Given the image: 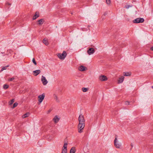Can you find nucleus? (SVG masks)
<instances>
[{
  "label": "nucleus",
  "mask_w": 153,
  "mask_h": 153,
  "mask_svg": "<svg viewBox=\"0 0 153 153\" xmlns=\"http://www.w3.org/2000/svg\"><path fill=\"white\" fill-rule=\"evenodd\" d=\"M9 66V65H7V66L3 67L1 70V71H2L4 70H6L7 68Z\"/></svg>",
  "instance_id": "nucleus-21"
},
{
  "label": "nucleus",
  "mask_w": 153,
  "mask_h": 153,
  "mask_svg": "<svg viewBox=\"0 0 153 153\" xmlns=\"http://www.w3.org/2000/svg\"><path fill=\"white\" fill-rule=\"evenodd\" d=\"M144 20L143 18H138L133 20V22L134 23H139L143 22Z\"/></svg>",
  "instance_id": "nucleus-3"
},
{
  "label": "nucleus",
  "mask_w": 153,
  "mask_h": 153,
  "mask_svg": "<svg viewBox=\"0 0 153 153\" xmlns=\"http://www.w3.org/2000/svg\"><path fill=\"white\" fill-rule=\"evenodd\" d=\"M125 104L126 105H128L129 104V102L128 101H126L125 102Z\"/></svg>",
  "instance_id": "nucleus-31"
},
{
  "label": "nucleus",
  "mask_w": 153,
  "mask_h": 153,
  "mask_svg": "<svg viewBox=\"0 0 153 153\" xmlns=\"http://www.w3.org/2000/svg\"><path fill=\"white\" fill-rule=\"evenodd\" d=\"M117 136L116 135L115 136V139L114 141V145L115 147L117 148H120L121 146V144L118 143H117Z\"/></svg>",
  "instance_id": "nucleus-4"
},
{
  "label": "nucleus",
  "mask_w": 153,
  "mask_h": 153,
  "mask_svg": "<svg viewBox=\"0 0 153 153\" xmlns=\"http://www.w3.org/2000/svg\"><path fill=\"white\" fill-rule=\"evenodd\" d=\"M45 94H43L41 95H39L38 96V98L39 99V101L40 103H41L43 100L45 98Z\"/></svg>",
  "instance_id": "nucleus-6"
},
{
  "label": "nucleus",
  "mask_w": 153,
  "mask_h": 153,
  "mask_svg": "<svg viewBox=\"0 0 153 153\" xmlns=\"http://www.w3.org/2000/svg\"><path fill=\"white\" fill-rule=\"evenodd\" d=\"M123 75L125 76H129L131 75V73L130 72H124L123 73Z\"/></svg>",
  "instance_id": "nucleus-16"
},
{
  "label": "nucleus",
  "mask_w": 153,
  "mask_h": 153,
  "mask_svg": "<svg viewBox=\"0 0 153 153\" xmlns=\"http://www.w3.org/2000/svg\"><path fill=\"white\" fill-rule=\"evenodd\" d=\"M86 69H87V68L86 67L82 65L80 66L79 68V70L81 71H84Z\"/></svg>",
  "instance_id": "nucleus-10"
},
{
  "label": "nucleus",
  "mask_w": 153,
  "mask_h": 153,
  "mask_svg": "<svg viewBox=\"0 0 153 153\" xmlns=\"http://www.w3.org/2000/svg\"><path fill=\"white\" fill-rule=\"evenodd\" d=\"M44 22V21L43 19H41L38 21V24L40 25H42L43 24Z\"/></svg>",
  "instance_id": "nucleus-14"
},
{
  "label": "nucleus",
  "mask_w": 153,
  "mask_h": 153,
  "mask_svg": "<svg viewBox=\"0 0 153 153\" xmlns=\"http://www.w3.org/2000/svg\"><path fill=\"white\" fill-rule=\"evenodd\" d=\"M107 14V12H105L104 14V16H105Z\"/></svg>",
  "instance_id": "nucleus-34"
},
{
  "label": "nucleus",
  "mask_w": 153,
  "mask_h": 153,
  "mask_svg": "<svg viewBox=\"0 0 153 153\" xmlns=\"http://www.w3.org/2000/svg\"><path fill=\"white\" fill-rule=\"evenodd\" d=\"M39 13L38 12H36L35 13V15L33 16V20L36 19L37 18L39 17Z\"/></svg>",
  "instance_id": "nucleus-13"
},
{
  "label": "nucleus",
  "mask_w": 153,
  "mask_h": 153,
  "mask_svg": "<svg viewBox=\"0 0 153 153\" xmlns=\"http://www.w3.org/2000/svg\"><path fill=\"white\" fill-rule=\"evenodd\" d=\"M11 4L9 3L8 2H7L6 3V5H11Z\"/></svg>",
  "instance_id": "nucleus-32"
},
{
  "label": "nucleus",
  "mask_w": 153,
  "mask_h": 153,
  "mask_svg": "<svg viewBox=\"0 0 153 153\" xmlns=\"http://www.w3.org/2000/svg\"><path fill=\"white\" fill-rule=\"evenodd\" d=\"M124 79V76H121L119 78V79L118 80V83L120 84L122 83Z\"/></svg>",
  "instance_id": "nucleus-11"
},
{
  "label": "nucleus",
  "mask_w": 153,
  "mask_h": 153,
  "mask_svg": "<svg viewBox=\"0 0 153 153\" xmlns=\"http://www.w3.org/2000/svg\"><path fill=\"white\" fill-rule=\"evenodd\" d=\"M49 112H50V111H51L49 110Z\"/></svg>",
  "instance_id": "nucleus-37"
},
{
  "label": "nucleus",
  "mask_w": 153,
  "mask_h": 153,
  "mask_svg": "<svg viewBox=\"0 0 153 153\" xmlns=\"http://www.w3.org/2000/svg\"><path fill=\"white\" fill-rule=\"evenodd\" d=\"M78 120L79 122L78 126V132L81 133L82 132V130L85 126V120L83 115L82 114H80L79 116Z\"/></svg>",
  "instance_id": "nucleus-1"
},
{
  "label": "nucleus",
  "mask_w": 153,
  "mask_h": 153,
  "mask_svg": "<svg viewBox=\"0 0 153 153\" xmlns=\"http://www.w3.org/2000/svg\"><path fill=\"white\" fill-rule=\"evenodd\" d=\"M18 105V103L17 102H15L13 104V108H14L17 106Z\"/></svg>",
  "instance_id": "nucleus-25"
},
{
  "label": "nucleus",
  "mask_w": 153,
  "mask_h": 153,
  "mask_svg": "<svg viewBox=\"0 0 153 153\" xmlns=\"http://www.w3.org/2000/svg\"><path fill=\"white\" fill-rule=\"evenodd\" d=\"M29 115H30V113H29V112L27 113H26L25 114L23 115L22 116V118H26V117H28L29 116Z\"/></svg>",
  "instance_id": "nucleus-17"
},
{
  "label": "nucleus",
  "mask_w": 153,
  "mask_h": 153,
  "mask_svg": "<svg viewBox=\"0 0 153 153\" xmlns=\"http://www.w3.org/2000/svg\"><path fill=\"white\" fill-rule=\"evenodd\" d=\"M9 87V85L7 84H4L3 86V88L5 89H6Z\"/></svg>",
  "instance_id": "nucleus-23"
},
{
  "label": "nucleus",
  "mask_w": 153,
  "mask_h": 153,
  "mask_svg": "<svg viewBox=\"0 0 153 153\" xmlns=\"http://www.w3.org/2000/svg\"><path fill=\"white\" fill-rule=\"evenodd\" d=\"M106 3L107 4L109 5L111 4V0H106Z\"/></svg>",
  "instance_id": "nucleus-26"
},
{
  "label": "nucleus",
  "mask_w": 153,
  "mask_h": 153,
  "mask_svg": "<svg viewBox=\"0 0 153 153\" xmlns=\"http://www.w3.org/2000/svg\"><path fill=\"white\" fill-rule=\"evenodd\" d=\"M131 149H132V147H133V144L132 143H131Z\"/></svg>",
  "instance_id": "nucleus-33"
},
{
  "label": "nucleus",
  "mask_w": 153,
  "mask_h": 153,
  "mask_svg": "<svg viewBox=\"0 0 153 153\" xmlns=\"http://www.w3.org/2000/svg\"><path fill=\"white\" fill-rule=\"evenodd\" d=\"M14 99H13L11 100L9 102V105H11L14 102Z\"/></svg>",
  "instance_id": "nucleus-22"
},
{
  "label": "nucleus",
  "mask_w": 153,
  "mask_h": 153,
  "mask_svg": "<svg viewBox=\"0 0 153 153\" xmlns=\"http://www.w3.org/2000/svg\"><path fill=\"white\" fill-rule=\"evenodd\" d=\"M54 99L56 100V101L57 102H59V100L58 99V97L55 94L54 95Z\"/></svg>",
  "instance_id": "nucleus-20"
},
{
  "label": "nucleus",
  "mask_w": 153,
  "mask_h": 153,
  "mask_svg": "<svg viewBox=\"0 0 153 153\" xmlns=\"http://www.w3.org/2000/svg\"><path fill=\"white\" fill-rule=\"evenodd\" d=\"M75 151L74 147H72L70 150V153H74Z\"/></svg>",
  "instance_id": "nucleus-18"
},
{
  "label": "nucleus",
  "mask_w": 153,
  "mask_h": 153,
  "mask_svg": "<svg viewBox=\"0 0 153 153\" xmlns=\"http://www.w3.org/2000/svg\"><path fill=\"white\" fill-rule=\"evenodd\" d=\"M101 81H105L107 80V77L104 75L101 76L99 77Z\"/></svg>",
  "instance_id": "nucleus-8"
},
{
  "label": "nucleus",
  "mask_w": 153,
  "mask_h": 153,
  "mask_svg": "<svg viewBox=\"0 0 153 153\" xmlns=\"http://www.w3.org/2000/svg\"><path fill=\"white\" fill-rule=\"evenodd\" d=\"M95 50L94 48H89L87 51V53L89 55L93 54Z\"/></svg>",
  "instance_id": "nucleus-7"
},
{
  "label": "nucleus",
  "mask_w": 153,
  "mask_h": 153,
  "mask_svg": "<svg viewBox=\"0 0 153 153\" xmlns=\"http://www.w3.org/2000/svg\"><path fill=\"white\" fill-rule=\"evenodd\" d=\"M62 153H67V150H62Z\"/></svg>",
  "instance_id": "nucleus-29"
},
{
  "label": "nucleus",
  "mask_w": 153,
  "mask_h": 153,
  "mask_svg": "<svg viewBox=\"0 0 153 153\" xmlns=\"http://www.w3.org/2000/svg\"><path fill=\"white\" fill-rule=\"evenodd\" d=\"M88 88H82V90L84 92H86L88 91Z\"/></svg>",
  "instance_id": "nucleus-24"
},
{
  "label": "nucleus",
  "mask_w": 153,
  "mask_h": 153,
  "mask_svg": "<svg viewBox=\"0 0 153 153\" xmlns=\"http://www.w3.org/2000/svg\"><path fill=\"white\" fill-rule=\"evenodd\" d=\"M60 118L58 117L57 115H56L54 118L53 119V120L55 123H57L59 120Z\"/></svg>",
  "instance_id": "nucleus-9"
},
{
  "label": "nucleus",
  "mask_w": 153,
  "mask_h": 153,
  "mask_svg": "<svg viewBox=\"0 0 153 153\" xmlns=\"http://www.w3.org/2000/svg\"><path fill=\"white\" fill-rule=\"evenodd\" d=\"M67 53L65 51H64L62 54L59 53L58 55V57L61 59H64L66 57Z\"/></svg>",
  "instance_id": "nucleus-2"
},
{
  "label": "nucleus",
  "mask_w": 153,
  "mask_h": 153,
  "mask_svg": "<svg viewBox=\"0 0 153 153\" xmlns=\"http://www.w3.org/2000/svg\"><path fill=\"white\" fill-rule=\"evenodd\" d=\"M67 143H65L64 144V146L62 149V150H67Z\"/></svg>",
  "instance_id": "nucleus-19"
},
{
  "label": "nucleus",
  "mask_w": 153,
  "mask_h": 153,
  "mask_svg": "<svg viewBox=\"0 0 153 153\" xmlns=\"http://www.w3.org/2000/svg\"><path fill=\"white\" fill-rule=\"evenodd\" d=\"M14 79V78L12 77L11 78H9L8 79V81H11Z\"/></svg>",
  "instance_id": "nucleus-28"
},
{
  "label": "nucleus",
  "mask_w": 153,
  "mask_h": 153,
  "mask_svg": "<svg viewBox=\"0 0 153 153\" xmlns=\"http://www.w3.org/2000/svg\"><path fill=\"white\" fill-rule=\"evenodd\" d=\"M132 6L130 5H126L125 6V7L126 9H128L129 7H131Z\"/></svg>",
  "instance_id": "nucleus-30"
},
{
  "label": "nucleus",
  "mask_w": 153,
  "mask_h": 153,
  "mask_svg": "<svg viewBox=\"0 0 153 153\" xmlns=\"http://www.w3.org/2000/svg\"><path fill=\"white\" fill-rule=\"evenodd\" d=\"M33 72L35 74L34 76H36L40 73L41 71L40 70H37L33 71Z\"/></svg>",
  "instance_id": "nucleus-12"
},
{
  "label": "nucleus",
  "mask_w": 153,
  "mask_h": 153,
  "mask_svg": "<svg viewBox=\"0 0 153 153\" xmlns=\"http://www.w3.org/2000/svg\"><path fill=\"white\" fill-rule=\"evenodd\" d=\"M33 62L34 63L35 65H36L37 64L36 62V61L35 59L34 58L32 60Z\"/></svg>",
  "instance_id": "nucleus-27"
},
{
  "label": "nucleus",
  "mask_w": 153,
  "mask_h": 153,
  "mask_svg": "<svg viewBox=\"0 0 153 153\" xmlns=\"http://www.w3.org/2000/svg\"><path fill=\"white\" fill-rule=\"evenodd\" d=\"M151 50L152 51H153V47H151Z\"/></svg>",
  "instance_id": "nucleus-35"
},
{
  "label": "nucleus",
  "mask_w": 153,
  "mask_h": 153,
  "mask_svg": "<svg viewBox=\"0 0 153 153\" xmlns=\"http://www.w3.org/2000/svg\"><path fill=\"white\" fill-rule=\"evenodd\" d=\"M41 80L44 85H46L48 82L45 77L43 76H42Z\"/></svg>",
  "instance_id": "nucleus-5"
},
{
  "label": "nucleus",
  "mask_w": 153,
  "mask_h": 153,
  "mask_svg": "<svg viewBox=\"0 0 153 153\" xmlns=\"http://www.w3.org/2000/svg\"><path fill=\"white\" fill-rule=\"evenodd\" d=\"M151 87H152V88H153V86H152Z\"/></svg>",
  "instance_id": "nucleus-36"
},
{
  "label": "nucleus",
  "mask_w": 153,
  "mask_h": 153,
  "mask_svg": "<svg viewBox=\"0 0 153 153\" xmlns=\"http://www.w3.org/2000/svg\"><path fill=\"white\" fill-rule=\"evenodd\" d=\"M43 42L46 45H47L48 44V41L45 38L43 39Z\"/></svg>",
  "instance_id": "nucleus-15"
}]
</instances>
